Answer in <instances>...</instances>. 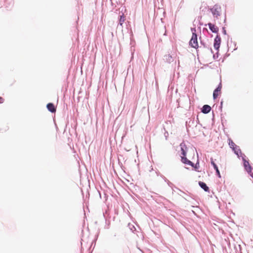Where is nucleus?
I'll list each match as a JSON object with an SVG mask.
<instances>
[{
    "instance_id": "dca6fc26",
    "label": "nucleus",
    "mask_w": 253,
    "mask_h": 253,
    "mask_svg": "<svg viewBox=\"0 0 253 253\" xmlns=\"http://www.w3.org/2000/svg\"><path fill=\"white\" fill-rule=\"evenodd\" d=\"M211 164L213 166V168L215 167V166H216V165L213 162L212 158L211 159Z\"/></svg>"
},
{
    "instance_id": "423d86ee",
    "label": "nucleus",
    "mask_w": 253,
    "mask_h": 253,
    "mask_svg": "<svg viewBox=\"0 0 253 253\" xmlns=\"http://www.w3.org/2000/svg\"><path fill=\"white\" fill-rule=\"evenodd\" d=\"M208 26L210 29L213 32L217 33L218 31V28L215 25L211 24V23H208Z\"/></svg>"
},
{
    "instance_id": "2eb2a0df",
    "label": "nucleus",
    "mask_w": 253,
    "mask_h": 253,
    "mask_svg": "<svg viewBox=\"0 0 253 253\" xmlns=\"http://www.w3.org/2000/svg\"><path fill=\"white\" fill-rule=\"evenodd\" d=\"M199 167V163H197L195 166L194 165V168H195V169L196 170H198L197 169H198V168Z\"/></svg>"
},
{
    "instance_id": "ddd939ff",
    "label": "nucleus",
    "mask_w": 253,
    "mask_h": 253,
    "mask_svg": "<svg viewBox=\"0 0 253 253\" xmlns=\"http://www.w3.org/2000/svg\"><path fill=\"white\" fill-rule=\"evenodd\" d=\"M180 146H181V154L182 155V156H186V151L184 148V146H185L184 145H182V144H180Z\"/></svg>"
},
{
    "instance_id": "6e6552de",
    "label": "nucleus",
    "mask_w": 253,
    "mask_h": 253,
    "mask_svg": "<svg viewBox=\"0 0 253 253\" xmlns=\"http://www.w3.org/2000/svg\"><path fill=\"white\" fill-rule=\"evenodd\" d=\"M181 161L185 164H187L191 166L192 167H194V164L189 160H188L185 156H181Z\"/></svg>"
},
{
    "instance_id": "f3484780",
    "label": "nucleus",
    "mask_w": 253,
    "mask_h": 253,
    "mask_svg": "<svg viewBox=\"0 0 253 253\" xmlns=\"http://www.w3.org/2000/svg\"><path fill=\"white\" fill-rule=\"evenodd\" d=\"M3 101H4V99L2 97H0V104L3 103Z\"/></svg>"
},
{
    "instance_id": "20e7f679",
    "label": "nucleus",
    "mask_w": 253,
    "mask_h": 253,
    "mask_svg": "<svg viewBox=\"0 0 253 253\" xmlns=\"http://www.w3.org/2000/svg\"><path fill=\"white\" fill-rule=\"evenodd\" d=\"M222 88L221 83H220L218 87L213 91V97L214 99L216 98L218 95L221 93V90Z\"/></svg>"
},
{
    "instance_id": "39448f33",
    "label": "nucleus",
    "mask_w": 253,
    "mask_h": 253,
    "mask_svg": "<svg viewBox=\"0 0 253 253\" xmlns=\"http://www.w3.org/2000/svg\"><path fill=\"white\" fill-rule=\"evenodd\" d=\"M221 42V39L219 37L217 36L214 39V47L215 49L218 50L220 47Z\"/></svg>"
},
{
    "instance_id": "1a4fd4ad",
    "label": "nucleus",
    "mask_w": 253,
    "mask_h": 253,
    "mask_svg": "<svg viewBox=\"0 0 253 253\" xmlns=\"http://www.w3.org/2000/svg\"><path fill=\"white\" fill-rule=\"evenodd\" d=\"M211 110V107L208 105H205L203 106L202 112L204 114H207Z\"/></svg>"
},
{
    "instance_id": "6ab92c4d",
    "label": "nucleus",
    "mask_w": 253,
    "mask_h": 253,
    "mask_svg": "<svg viewBox=\"0 0 253 253\" xmlns=\"http://www.w3.org/2000/svg\"><path fill=\"white\" fill-rule=\"evenodd\" d=\"M214 169L215 170H216V169H218L217 166H215V167H214Z\"/></svg>"
},
{
    "instance_id": "7ed1b4c3",
    "label": "nucleus",
    "mask_w": 253,
    "mask_h": 253,
    "mask_svg": "<svg viewBox=\"0 0 253 253\" xmlns=\"http://www.w3.org/2000/svg\"><path fill=\"white\" fill-rule=\"evenodd\" d=\"M244 161V166L247 171L250 174L253 178V173L252 172V167L250 166L248 161H247L245 158H243Z\"/></svg>"
},
{
    "instance_id": "f03ea898",
    "label": "nucleus",
    "mask_w": 253,
    "mask_h": 253,
    "mask_svg": "<svg viewBox=\"0 0 253 253\" xmlns=\"http://www.w3.org/2000/svg\"><path fill=\"white\" fill-rule=\"evenodd\" d=\"M211 10L212 14L216 17L219 16L221 12V6L218 4L214 5Z\"/></svg>"
},
{
    "instance_id": "4468645a",
    "label": "nucleus",
    "mask_w": 253,
    "mask_h": 253,
    "mask_svg": "<svg viewBox=\"0 0 253 253\" xmlns=\"http://www.w3.org/2000/svg\"><path fill=\"white\" fill-rule=\"evenodd\" d=\"M125 21V17H124V14H123L122 15L120 16V24L122 26Z\"/></svg>"
},
{
    "instance_id": "f257e3e1",
    "label": "nucleus",
    "mask_w": 253,
    "mask_h": 253,
    "mask_svg": "<svg viewBox=\"0 0 253 253\" xmlns=\"http://www.w3.org/2000/svg\"><path fill=\"white\" fill-rule=\"evenodd\" d=\"M192 31V36L190 41L189 44L191 47L197 48L198 47V43L197 41V35L195 33L196 29L195 28L191 29Z\"/></svg>"
},
{
    "instance_id": "9b49d317",
    "label": "nucleus",
    "mask_w": 253,
    "mask_h": 253,
    "mask_svg": "<svg viewBox=\"0 0 253 253\" xmlns=\"http://www.w3.org/2000/svg\"><path fill=\"white\" fill-rule=\"evenodd\" d=\"M228 141L229 145L230 146L231 148L235 149L236 148V147H237L236 145L235 144V143L230 138L228 139Z\"/></svg>"
},
{
    "instance_id": "0eeeda50",
    "label": "nucleus",
    "mask_w": 253,
    "mask_h": 253,
    "mask_svg": "<svg viewBox=\"0 0 253 253\" xmlns=\"http://www.w3.org/2000/svg\"><path fill=\"white\" fill-rule=\"evenodd\" d=\"M47 108L50 112L55 113L56 112V108L54 104L52 103H49L47 104Z\"/></svg>"
},
{
    "instance_id": "9d476101",
    "label": "nucleus",
    "mask_w": 253,
    "mask_h": 253,
    "mask_svg": "<svg viewBox=\"0 0 253 253\" xmlns=\"http://www.w3.org/2000/svg\"><path fill=\"white\" fill-rule=\"evenodd\" d=\"M200 186L205 191L208 192L209 191V187L207 186L206 184L203 182L200 181L199 182Z\"/></svg>"
},
{
    "instance_id": "f8f14e48",
    "label": "nucleus",
    "mask_w": 253,
    "mask_h": 253,
    "mask_svg": "<svg viewBox=\"0 0 253 253\" xmlns=\"http://www.w3.org/2000/svg\"><path fill=\"white\" fill-rule=\"evenodd\" d=\"M232 150L234 151V153L238 156L239 155V154L241 153V151L240 149L239 148V147L237 146L235 149H232Z\"/></svg>"
},
{
    "instance_id": "a211bd4d",
    "label": "nucleus",
    "mask_w": 253,
    "mask_h": 253,
    "mask_svg": "<svg viewBox=\"0 0 253 253\" xmlns=\"http://www.w3.org/2000/svg\"><path fill=\"white\" fill-rule=\"evenodd\" d=\"M216 172L217 174H218V175L219 176V177H220V172H219V171L218 170V169H216Z\"/></svg>"
}]
</instances>
